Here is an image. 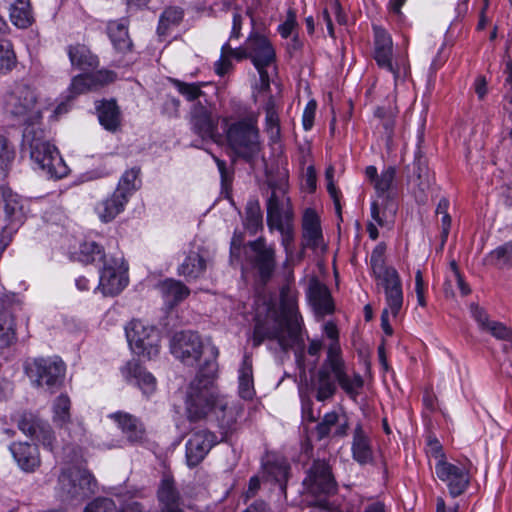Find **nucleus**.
Listing matches in <instances>:
<instances>
[{"label": "nucleus", "instance_id": "42", "mask_svg": "<svg viewBox=\"0 0 512 512\" xmlns=\"http://www.w3.org/2000/svg\"><path fill=\"white\" fill-rule=\"evenodd\" d=\"M71 401L65 394H60L53 403V422L62 427L70 422Z\"/></svg>", "mask_w": 512, "mask_h": 512}, {"label": "nucleus", "instance_id": "56", "mask_svg": "<svg viewBox=\"0 0 512 512\" xmlns=\"http://www.w3.org/2000/svg\"><path fill=\"white\" fill-rule=\"evenodd\" d=\"M180 106V100L177 97L168 94L163 99L161 112L169 118H176L179 116Z\"/></svg>", "mask_w": 512, "mask_h": 512}, {"label": "nucleus", "instance_id": "40", "mask_svg": "<svg viewBox=\"0 0 512 512\" xmlns=\"http://www.w3.org/2000/svg\"><path fill=\"white\" fill-rule=\"evenodd\" d=\"M239 393L243 399H251L254 394L252 360L247 355L239 369Z\"/></svg>", "mask_w": 512, "mask_h": 512}, {"label": "nucleus", "instance_id": "57", "mask_svg": "<svg viewBox=\"0 0 512 512\" xmlns=\"http://www.w3.org/2000/svg\"><path fill=\"white\" fill-rule=\"evenodd\" d=\"M386 245L384 243H379L372 251L370 264L372 272L381 271V269L388 268L385 264V255Z\"/></svg>", "mask_w": 512, "mask_h": 512}, {"label": "nucleus", "instance_id": "60", "mask_svg": "<svg viewBox=\"0 0 512 512\" xmlns=\"http://www.w3.org/2000/svg\"><path fill=\"white\" fill-rule=\"evenodd\" d=\"M34 438L40 441L49 450L52 451L54 449L55 437L49 424L46 422L42 424Z\"/></svg>", "mask_w": 512, "mask_h": 512}, {"label": "nucleus", "instance_id": "21", "mask_svg": "<svg viewBox=\"0 0 512 512\" xmlns=\"http://www.w3.org/2000/svg\"><path fill=\"white\" fill-rule=\"evenodd\" d=\"M245 43L255 67L269 66L275 60L274 48L265 36L252 32Z\"/></svg>", "mask_w": 512, "mask_h": 512}, {"label": "nucleus", "instance_id": "37", "mask_svg": "<svg viewBox=\"0 0 512 512\" xmlns=\"http://www.w3.org/2000/svg\"><path fill=\"white\" fill-rule=\"evenodd\" d=\"M68 55L73 66L82 70L92 69L98 65V58L85 45H71L68 48Z\"/></svg>", "mask_w": 512, "mask_h": 512}, {"label": "nucleus", "instance_id": "31", "mask_svg": "<svg viewBox=\"0 0 512 512\" xmlns=\"http://www.w3.org/2000/svg\"><path fill=\"white\" fill-rule=\"evenodd\" d=\"M16 341V323L11 308L0 301V348H6Z\"/></svg>", "mask_w": 512, "mask_h": 512}, {"label": "nucleus", "instance_id": "54", "mask_svg": "<svg viewBox=\"0 0 512 512\" xmlns=\"http://www.w3.org/2000/svg\"><path fill=\"white\" fill-rule=\"evenodd\" d=\"M281 234V244L284 247L287 257L293 254L294 227L293 223L275 228Z\"/></svg>", "mask_w": 512, "mask_h": 512}, {"label": "nucleus", "instance_id": "4", "mask_svg": "<svg viewBox=\"0 0 512 512\" xmlns=\"http://www.w3.org/2000/svg\"><path fill=\"white\" fill-rule=\"evenodd\" d=\"M7 115L26 127L37 126L42 119V107L37 90L26 82H16L4 97Z\"/></svg>", "mask_w": 512, "mask_h": 512}, {"label": "nucleus", "instance_id": "36", "mask_svg": "<svg viewBox=\"0 0 512 512\" xmlns=\"http://www.w3.org/2000/svg\"><path fill=\"white\" fill-rule=\"evenodd\" d=\"M107 31L110 40L118 51L126 52L130 50L132 41L129 38L125 21H110L107 26Z\"/></svg>", "mask_w": 512, "mask_h": 512}, {"label": "nucleus", "instance_id": "19", "mask_svg": "<svg viewBox=\"0 0 512 512\" xmlns=\"http://www.w3.org/2000/svg\"><path fill=\"white\" fill-rule=\"evenodd\" d=\"M216 442L213 433L201 430L193 433L186 443V460L189 467L197 466Z\"/></svg>", "mask_w": 512, "mask_h": 512}, {"label": "nucleus", "instance_id": "20", "mask_svg": "<svg viewBox=\"0 0 512 512\" xmlns=\"http://www.w3.org/2000/svg\"><path fill=\"white\" fill-rule=\"evenodd\" d=\"M335 360V343L332 344L328 350V355L321 368L318 370L317 379L315 382L316 399L318 401H325L333 397L336 393L337 387L334 382L332 372V361Z\"/></svg>", "mask_w": 512, "mask_h": 512}, {"label": "nucleus", "instance_id": "13", "mask_svg": "<svg viewBox=\"0 0 512 512\" xmlns=\"http://www.w3.org/2000/svg\"><path fill=\"white\" fill-rule=\"evenodd\" d=\"M26 372L38 386L53 389L61 385L65 375V364L58 357L36 358L26 364Z\"/></svg>", "mask_w": 512, "mask_h": 512}, {"label": "nucleus", "instance_id": "8", "mask_svg": "<svg viewBox=\"0 0 512 512\" xmlns=\"http://www.w3.org/2000/svg\"><path fill=\"white\" fill-rule=\"evenodd\" d=\"M306 492L316 498L314 505L326 507L327 497L337 490L331 468L324 460H316L303 481Z\"/></svg>", "mask_w": 512, "mask_h": 512}, {"label": "nucleus", "instance_id": "44", "mask_svg": "<svg viewBox=\"0 0 512 512\" xmlns=\"http://www.w3.org/2000/svg\"><path fill=\"white\" fill-rule=\"evenodd\" d=\"M15 159V149L10 141L0 135V178L6 176Z\"/></svg>", "mask_w": 512, "mask_h": 512}, {"label": "nucleus", "instance_id": "55", "mask_svg": "<svg viewBox=\"0 0 512 512\" xmlns=\"http://www.w3.org/2000/svg\"><path fill=\"white\" fill-rule=\"evenodd\" d=\"M115 502L110 498H96L84 509V512H115Z\"/></svg>", "mask_w": 512, "mask_h": 512}, {"label": "nucleus", "instance_id": "6", "mask_svg": "<svg viewBox=\"0 0 512 512\" xmlns=\"http://www.w3.org/2000/svg\"><path fill=\"white\" fill-rule=\"evenodd\" d=\"M226 140L229 147L241 158L251 162L260 151L259 130L256 120L242 119L228 125Z\"/></svg>", "mask_w": 512, "mask_h": 512}, {"label": "nucleus", "instance_id": "33", "mask_svg": "<svg viewBox=\"0 0 512 512\" xmlns=\"http://www.w3.org/2000/svg\"><path fill=\"white\" fill-rule=\"evenodd\" d=\"M159 291L165 302L174 306L183 301L190 294L189 288L181 281L175 279H166L158 286Z\"/></svg>", "mask_w": 512, "mask_h": 512}, {"label": "nucleus", "instance_id": "24", "mask_svg": "<svg viewBox=\"0 0 512 512\" xmlns=\"http://www.w3.org/2000/svg\"><path fill=\"white\" fill-rule=\"evenodd\" d=\"M122 374L127 382L137 385L144 395L148 396L155 392L156 378L137 361H129L122 368Z\"/></svg>", "mask_w": 512, "mask_h": 512}, {"label": "nucleus", "instance_id": "18", "mask_svg": "<svg viewBox=\"0 0 512 512\" xmlns=\"http://www.w3.org/2000/svg\"><path fill=\"white\" fill-rule=\"evenodd\" d=\"M331 368L333 376L341 389L355 401L359 395L360 389L364 385V380L359 373H348L344 361L340 357V349L337 342L335 343V360L332 361Z\"/></svg>", "mask_w": 512, "mask_h": 512}, {"label": "nucleus", "instance_id": "7", "mask_svg": "<svg viewBox=\"0 0 512 512\" xmlns=\"http://www.w3.org/2000/svg\"><path fill=\"white\" fill-rule=\"evenodd\" d=\"M244 258L246 263L256 271L263 284L272 278L276 269V251L274 245H268L264 237L244 245Z\"/></svg>", "mask_w": 512, "mask_h": 512}, {"label": "nucleus", "instance_id": "45", "mask_svg": "<svg viewBox=\"0 0 512 512\" xmlns=\"http://www.w3.org/2000/svg\"><path fill=\"white\" fill-rule=\"evenodd\" d=\"M139 173V168L127 170L120 178L115 191L120 192L123 196L129 199L133 192L139 188V185L137 184Z\"/></svg>", "mask_w": 512, "mask_h": 512}, {"label": "nucleus", "instance_id": "35", "mask_svg": "<svg viewBox=\"0 0 512 512\" xmlns=\"http://www.w3.org/2000/svg\"><path fill=\"white\" fill-rule=\"evenodd\" d=\"M207 267L204 257L195 251H191L184 262L179 266L178 273L187 279H197L205 272Z\"/></svg>", "mask_w": 512, "mask_h": 512}, {"label": "nucleus", "instance_id": "23", "mask_svg": "<svg viewBox=\"0 0 512 512\" xmlns=\"http://www.w3.org/2000/svg\"><path fill=\"white\" fill-rule=\"evenodd\" d=\"M157 500L159 510L184 512L183 498L177 487L175 480L169 476L164 475L161 479L157 489Z\"/></svg>", "mask_w": 512, "mask_h": 512}, {"label": "nucleus", "instance_id": "2", "mask_svg": "<svg viewBox=\"0 0 512 512\" xmlns=\"http://www.w3.org/2000/svg\"><path fill=\"white\" fill-rule=\"evenodd\" d=\"M207 353L208 358L200 364L196 377L187 390L186 412L190 421L206 418L220 400L214 388L219 351L217 347H209Z\"/></svg>", "mask_w": 512, "mask_h": 512}, {"label": "nucleus", "instance_id": "63", "mask_svg": "<svg viewBox=\"0 0 512 512\" xmlns=\"http://www.w3.org/2000/svg\"><path fill=\"white\" fill-rule=\"evenodd\" d=\"M71 89L75 93H83L86 90L94 89L89 74L79 75L73 78Z\"/></svg>", "mask_w": 512, "mask_h": 512}, {"label": "nucleus", "instance_id": "1", "mask_svg": "<svg viewBox=\"0 0 512 512\" xmlns=\"http://www.w3.org/2000/svg\"><path fill=\"white\" fill-rule=\"evenodd\" d=\"M250 339L254 348L268 341L270 349L283 352L303 343L297 296L289 286L281 288L279 310L270 309L264 319L256 316Z\"/></svg>", "mask_w": 512, "mask_h": 512}, {"label": "nucleus", "instance_id": "50", "mask_svg": "<svg viewBox=\"0 0 512 512\" xmlns=\"http://www.w3.org/2000/svg\"><path fill=\"white\" fill-rule=\"evenodd\" d=\"M44 421L30 412H24L18 419V428L25 435L34 438Z\"/></svg>", "mask_w": 512, "mask_h": 512}, {"label": "nucleus", "instance_id": "27", "mask_svg": "<svg viewBox=\"0 0 512 512\" xmlns=\"http://www.w3.org/2000/svg\"><path fill=\"white\" fill-rule=\"evenodd\" d=\"M0 213L9 223H20L23 218L19 196L9 187H0Z\"/></svg>", "mask_w": 512, "mask_h": 512}, {"label": "nucleus", "instance_id": "41", "mask_svg": "<svg viewBox=\"0 0 512 512\" xmlns=\"http://www.w3.org/2000/svg\"><path fill=\"white\" fill-rule=\"evenodd\" d=\"M213 413L216 416L220 428L225 432L232 431L235 428L237 421V409L235 407L228 406L226 402L220 399Z\"/></svg>", "mask_w": 512, "mask_h": 512}, {"label": "nucleus", "instance_id": "38", "mask_svg": "<svg viewBox=\"0 0 512 512\" xmlns=\"http://www.w3.org/2000/svg\"><path fill=\"white\" fill-rule=\"evenodd\" d=\"M168 81L176 88L178 93L186 99V101L191 102L192 104L202 101L201 99L206 96L205 92L202 90L203 87L208 85L206 82L188 83L172 77H169Z\"/></svg>", "mask_w": 512, "mask_h": 512}, {"label": "nucleus", "instance_id": "62", "mask_svg": "<svg viewBox=\"0 0 512 512\" xmlns=\"http://www.w3.org/2000/svg\"><path fill=\"white\" fill-rule=\"evenodd\" d=\"M222 54L228 55L229 58H235L238 61L249 58V52L248 49H246V43L238 48H232L229 43H225L222 46Z\"/></svg>", "mask_w": 512, "mask_h": 512}, {"label": "nucleus", "instance_id": "58", "mask_svg": "<svg viewBox=\"0 0 512 512\" xmlns=\"http://www.w3.org/2000/svg\"><path fill=\"white\" fill-rule=\"evenodd\" d=\"M266 130L271 139H277L280 136V124L278 111L265 112Z\"/></svg>", "mask_w": 512, "mask_h": 512}, {"label": "nucleus", "instance_id": "52", "mask_svg": "<svg viewBox=\"0 0 512 512\" xmlns=\"http://www.w3.org/2000/svg\"><path fill=\"white\" fill-rule=\"evenodd\" d=\"M483 332L491 334L498 340L512 342V329L498 321H491Z\"/></svg>", "mask_w": 512, "mask_h": 512}, {"label": "nucleus", "instance_id": "3", "mask_svg": "<svg viewBox=\"0 0 512 512\" xmlns=\"http://www.w3.org/2000/svg\"><path fill=\"white\" fill-rule=\"evenodd\" d=\"M22 148L29 150L31 160L49 177L62 178L67 175L68 167L39 126L24 129Z\"/></svg>", "mask_w": 512, "mask_h": 512}, {"label": "nucleus", "instance_id": "22", "mask_svg": "<svg viewBox=\"0 0 512 512\" xmlns=\"http://www.w3.org/2000/svg\"><path fill=\"white\" fill-rule=\"evenodd\" d=\"M407 170L409 181L418 189L416 198L420 202H424L426 199L425 192L431 185V174L428 169L427 159L419 148L415 153L413 163L407 166Z\"/></svg>", "mask_w": 512, "mask_h": 512}, {"label": "nucleus", "instance_id": "15", "mask_svg": "<svg viewBox=\"0 0 512 512\" xmlns=\"http://www.w3.org/2000/svg\"><path fill=\"white\" fill-rule=\"evenodd\" d=\"M378 287L385 293V299L394 317L398 315L403 304V291L400 276L395 268L388 267L373 272Z\"/></svg>", "mask_w": 512, "mask_h": 512}, {"label": "nucleus", "instance_id": "9", "mask_svg": "<svg viewBox=\"0 0 512 512\" xmlns=\"http://www.w3.org/2000/svg\"><path fill=\"white\" fill-rule=\"evenodd\" d=\"M209 347L215 346L210 343L205 345L201 337L193 331L176 332L170 339V352L187 366H194L202 356L204 357V363L208 358L207 350Z\"/></svg>", "mask_w": 512, "mask_h": 512}, {"label": "nucleus", "instance_id": "48", "mask_svg": "<svg viewBox=\"0 0 512 512\" xmlns=\"http://www.w3.org/2000/svg\"><path fill=\"white\" fill-rule=\"evenodd\" d=\"M489 257L499 268H512V241L491 251Z\"/></svg>", "mask_w": 512, "mask_h": 512}, {"label": "nucleus", "instance_id": "51", "mask_svg": "<svg viewBox=\"0 0 512 512\" xmlns=\"http://www.w3.org/2000/svg\"><path fill=\"white\" fill-rule=\"evenodd\" d=\"M396 176V169L393 166L387 167L381 172L374 183L378 196H383L392 188Z\"/></svg>", "mask_w": 512, "mask_h": 512}, {"label": "nucleus", "instance_id": "49", "mask_svg": "<svg viewBox=\"0 0 512 512\" xmlns=\"http://www.w3.org/2000/svg\"><path fill=\"white\" fill-rule=\"evenodd\" d=\"M449 201L446 198L440 199L437 208L436 214L441 216V243L439 249L442 250L450 232L451 227V217L448 213Z\"/></svg>", "mask_w": 512, "mask_h": 512}, {"label": "nucleus", "instance_id": "61", "mask_svg": "<svg viewBox=\"0 0 512 512\" xmlns=\"http://www.w3.org/2000/svg\"><path fill=\"white\" fill-rule=\"evenodd\" d=\"M93 83V88L103 86L113 82L116 78V74L109 70H99L95 73L89 74Z\"/></svg>", "mask_w": 512, "mask_h": 512}, {"label": "nucleus", "instance_id": "30", "mask_svg": "<svg viewBox=\"0 0 512 512\" xmlns=\"http://www.w3.org/2000/svg\"><path fill=\"white\" fill-rule=\"evenodd\" d=\"M308 296L318 314L326 315L333 311L331 295L324 284L317 280L311 281Z\"/></svg>", "mask_w": 512, "mask_h": 512}, {"label": "nucleus", "instance_id": "34", "mask_svg": "<svg viewBox=\"0 0 512 512\" xmlns=\"http://www.w3.org/2000/svg\"><path fill=\"white\" fill-rule=\"evenodd\" d=\"M96 109L100 124L109 131H115L120 124V111L116 102L103 100Z\"/></svg>", "mask_w": 512, "mask_h": 512}, {"label": "nucleus", "instance_id": "28", "mask_svg": "<svg viewBox=\"0 0 512 512\" xmlns=\"http://www.w3.org/2000/svg\"><path fill=\"white\" fill-rule=\"evenodd\" d=\"M351 450L353 459L360 465L372 462L373 451L371 441L361 424H357L354 429Z\"/></svg>", "mask_w": 512, "mask_h": 512}, {"label": "nucleus", "instance_id": "10", "mask_svg": "<svg viewBox=\"0 0 512 512\" xmlns=\"http://www.w3.org/2000/svg\"><path fill=\"white\" fill-rule=\"evenodd\" d=\"M126 338L132 351L152 359L160 351V333L151 325L140 320H132L125 328Z\"/></svg>", "mask_w": 512, "mask_h": 512}, {"label": "nucleus", "instance_id": "17", "mask_svg": "<svg viewBox=\"0 0 512 512\" xmlns=\"http://www.w3.org/2000/svg\"><path fill=\"white\" fill-rule=\"evenodd\" d=\"M190 124L195 134L203 140L213 139L217 130V123L212 119L210 104L206 99L191 105Z\"/></svg>", "mask_w": 512, "mask_h": 512}, {"label": "nucleus", "instance_id": "5", "mask_svg": "<svg viewBox=\"0 0 512 512\" xmlns=\"http://www.w3.org/2000/svg\"><path fill=\"white\" fill-rule=\"evenodd\" d=\"M97 490V481L86 469L69 467L58 477L57 496L62 502L78 504Z\"/></svg>", "mask_w": 512, "mask_h": 512}, {"label": "nucleus", "instance_id": "53", "mask_svg": "<svg viewBox=\"0 0 512 512\" xmlns=\"http://www.w3.org/2000/svg\"><path fill=\"white\" fill-rule=\"evenodd\" d=\"M80 252L84 257L82 260L86 262H94L97 258L100 260L105 258L101 246L94 241L83 243Z\"/></svg>", "mask_w": 512, "mask_h": 512}, {"label": "nucleus", "instance_id": "29", "mask_svg": "<svg viewBox=\"0 0 512 512\" xmlns=\"http://www.w3.org/2000/svg\"><path fill=\"white\" fill-rule=\"evenodd\" d=\"M128 200L120 192L114 191L95 206V212L103 223H108L124 210Z\"/></svg>", "mask_w": 512, "mask_h": 512}, {"label": "nucleus", "instance_id": "64", "mask_svg": "<svg viewBox=\"0 0 512 512\" xmlns=\"http://www.w3.org/2000/svg\"><path fill=\"white\" fill-rule=\"evenodd\" d=\"M242 249L244 250L243 246V236L241 233L237 234L234 233L231 243H230V261L231 263H234L235 261L238 262L240 260V254Z\"/></svg>", "mask_w": 512, "mask_h": 512}, {"label": "nucleus", "instance_id": "26", "mask_svg": "<svg viewBox=\"0 0 512 512\" xmlns=\"http://www.w3.org/2000/svg\"><path fill=\"white\" fill-rule=\"evenodd\" d=\"M130 443H141L145 440L146 430L141 420L126 412H115L109 415Z\"/></svg>", "mask_w": 512, "mask_h": 512}, {"label": "nucleus", "instance_id": "47", "mask_svg": "<svg viewBox=\"0 0 512 512\" xmlns=\"http://www.w3.org/2000/svg\"><path fill=\"white\" fill-rule=\"evenodd\" d=\"M183 18V12L178 8H167L163 11L159 19L157 32L159 36L167 34L171 25H177Z\"/></svg>", "mask_w": 512, "mask_h": 512}, {"label": "nucleus", "instance_id": "32", "mask_svg": "<svg viewBox=\"0 0 512 512\" xmlns=\"http://www.w3.org/2000/svg\"><path fill=\"white\" fill-rule=\"evenodd\" d=\"M304 245L315 248L319 244L322 237L320 221L316 212L312 209H307L303 216L302 222Z\"/></svg>", "mask_w": 512, "mask_h": 512}, {"label": "nucleus", "instance_id": "25", "mask_svg": "<svg viewBox=\"0 0 512 512\" xmlns=\"http://www.w3.org/2000/svg\"><path fill=\"white\" fill-rule=\"evenodd\" d=\"M19 468L25 472H34L40 466L38 447L28 442H13L9 447Z\"/></svg>", "mask_w": 512, "mask_h": 512}, {"label": "nucleus", "instance_id": "12", "mask_svg": "<svg viewBox=\"0 0 512 512\" xmlns=\"http://www.w3.org/2000/svg\"><path fill=\"white\" fill-rule=\"evenodd\" d=\"M374 59L379 68L393 74L395 83L405 79L409 74V65L404 60L394 61L393 41L391 36L382 28L374 27Z\"/></svg>", "mask_w": 512, "mask_h": 512}, {"label": "nucleus", "instance_id": "11", "mask_svg": "<svg viewBox=\"0 0 512 512\" xmlns=\"http://www.w3.org/2000/svg\"><path fill=\"white\" fill-rule=\"evenodd\" d=\"M271 195L267 200V225L270 231L274 228L293 223V210L290 199L286 195L287 184L285 178L279 182L268 181Z\"/></svg>", "mask_w": 512, "mask_h": 512}, {"label": "nucleus", "instance_id": "16", "mask_svg": "<svg viewBox=\"0 0 512 512\" xmlns=\"http://www.w3.org/2000/svg\"><path fill=\"white\" fill-rule=\"evenodd\" d=\"M436 453L439 457L435 465V473L437 477L446 482L449 493L452 497L461 495L469 484V475L465 468L458 467L452 463L445 461L444 455L441 453V447H438Z\"/></svg>", "mask_w": 512, "mask_h": 512}, {"label": "nucleus", "instance_id": "46", "mask_svg": "<svg viewBox=\"0 0 512 512\" xmlns=\"http://www.w3.org/2000/svg\"><path fill=\"white\" fill-rule=\"evenodd\" d=\"M17 64L16 54L8 40H0V74L12 71Z\"/></svg>", "mask_w": 512, "mask_h": 512}, {"label": "nucleus", "instance_id": "39", "mask_svg": "<svg viewBox=\"0 0 512 512\" xmlns=\"http://www.w3.org/2000/svg\"><path fill=\"white\" fill-rule=\"evenodd\" d=\"M11 22L18 28H28L33 23L30 0H16L10 8Z\"/></svg>", "mask_w": 512, "mask_h": 512}, {"label": "nucleus", "instance_id": "43", "mask_svg": "<svg viewBox=\"0 0 512 512\" xmlns=\"http://www.w3.org/2000/svg\"><path fill=\"white\" fill-rule=\"evenodd\" d=\"M245 226L251 234H256L263 228V214L256 200L247 204Z\"/></svg>", "mask_w": 512, "mask_h": 512}, {"label": "nucleus", "instance_id": "14", "mask_svg": "<svg viewBox=\"0 0 512 512\" xmlns=\"http://www.w3.org/2000/svg\"><path fill=\"white\" fill-rule=\"evenodd\" d=\"M127 270L128 267L122 257L105 259L98 289L106 296L119 294L128 284Z\"/></svg>", "mask_w": 512, "mask_h": 512}, {"label": "nucleus", "instance_id": "59", "mask_svg": "<svg viewBox=\"0 0 512 512\" xmlns=\"http://www.w3.org/2000/svg\"><path fill=\"white\" fill-rule=\"evenodd\" d=\"M34 438L40 441L49 450L52 451L54 449L55 437L49 424L46 422L42 424Z\"/></svg>", "mask_w": 512, "mask_h": 512}]
</instances>
